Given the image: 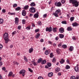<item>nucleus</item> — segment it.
<instances>
[{
  "mask_svg": "<svg viewBox=\"0 0 79 79\" xmlns=\"http://www.w3.org/2000/svg\"><path fill=\"white\" fill-rule=\"evenodd\" d=\"M79 79V76L78 75H77L76 76V78L75 79Z\"/></svg>",
  "mask_w": 79,
  "mask_h": 79,
  "instance_id": "e2e57ef3",
  "label": "nucleus"
},
{
  "mask_svg": "<svg viewBox=\"0 0 79 79\" xmlns=\"http://www.w3.org/2000/svg\"><path fill=\"white\" fill-rule=\"evenodd\" d=\"M60 62L61 64H63L64 63V60L63 59H61V60L60 61Z\"/></svg>",
  "mask_w": 79,
  "mask_h": 79,
  "instance_id": "4be33fe9",
  "label": "nucleus"
},
{
  "mask_svg": "<svg viewBox=\"0 0 79 79\" xmlns=\"http://www.w3.org/2000/svg\"><path fill=\"white\" fill-rule=\"evenodd\" d=\"M38 24L40 25V26H42V22L40 21H39L38 23Z\"/></svg>",
  "mask_w": 79,
  "mask_h": 79,
  "instance_id": "79ce46f5",
  "label": "nucleus"
},
{
  "mask_svg": "<svg viewBox=\"0 0 79 79\" xmlns=\"http://www.w3.org/2000/svg\"><path fill=\"white\" fill-rule=\"evenodd\" d=\"M29 8V6L26 5L23 7L24 10H27Z\"/></svg>",
  "mask_w": 79,
  "mask_h": 79,
  "instance_id": "5701e85b",
  "label": "nucleus"
},
{
  "mask_svg": "<svg viewBox=\"0 0 79 79\" xmlns=\"http://www.w3.org/2000/svg\"><path fill=\"white\" fill-rule=\"evenodd\" d=\"M48 3H49V5H50V4H51L52 1L51 0V1H50Z\"/></svg>",
  "mask_w": 79,
  "mask_h": 79,
  "instance_id": "774afa93",
  "label": "nucleus"
},
{
  "mask_svg": "<svg viewBox=\"0 0 79 79\" xmlns=\"http://www.w3.org/2000/svg\"><path fill=\"white\" fill-rule=\"evenodd\" d=\"M19 22V19L17 17L15 18V23L16 24H18Z\"/></svg>",
  "mask_w": 79,
  "mask_h": 79,
  "instance_id": "9b49d317",
  "label": "nucleus"
},
{
  "mask_svg": "<svg viewBox=\"0 0 79 79\" xmlns=\"http://www.w3.org/2000/svg\"><path fill=\"white\" fill-rule=\"evenodd\" d=\"M31 63L32 64H33L34 66H36L37 65V62H35V60H33V61H31Z\"/></svg>",
  "mask_w": 79,
  "mask_h": 79,
  "instance_id": "a211bd4d",
  "label": "nucleus"
},
{
  "mask_svg": "<svg viewBox=\"0 0 79 79\" xmlns=\"http://www.w3.org/2000/svg\"><path fill=\"white\" fill-rule=\"evenodd\" d=\"M40 41L41 42H44V40L43 39H41L40 40Z\"/></svg>",
  "mask_w": 79,
  "mask_h": 79,
  "instance_id": "69168bd1",
  "label": "nucleus"
},
{
  "mask_svg": "<svg viewBox=\"0 0 79 79\" xmlns=\"http://www.w3.org/2000/svg\"><path fill=\"white\" fill-rule=\"evenodd\" d=\"M60 51H61V50L59 48H57L56 49V52L58 55L60 54Z\"/></svg>",
  "mask_w": 79,
  "mask_h": 79,
  "instance_id": "2eb2a0df",
  "label": "nucleus"
},
{
  "mask_svg": "<svg viewBox=\"0 0 79 79\" xmlns=\"http://www.w3.org/2000/svg\"><path fill=\"white\" fill-rule=\"evenodd\" d=\"M59 38H60V39H63L64 37V35L61 34H59Z\"/></svg>",
  "mask_w": 79,
  "mask_h": 79,
  "instance_id": "a878e982",
  "label": "nucleus"
},
{
  "mask_svg": "<svg viewBox=\"0 0 79 79\" xmlns=\"http://www.w3.org/2000/svg\"><path fill=\"white\" fill-rule=\"evenodd\" d=\"M56 73H57L59 72L60 71V69L58 67L56 68L55 69Z\"/></svg>",
  "mask_w": 79,
  "mask_h": 79,
  "instance_id": "ddd939ff",
  "label": "nucleus"
},
{
  "mask_svg": "<svg viewBox=\"0 0 79 79\" xmlns=\"http://www.w3.org/2000/svg\"><path fill=\"white\" fill-rule=\"evenodd\" d=\"M53 45V46H54V47H56V44H55V43H54L53 44H52Z\"/></svg>",
  "mask_w": 79,
  "mask_h": 79,
  "instance_id": "338daca9",
  "label": "nucleus"
},
{
  "mask_svg": "<svg viewBox=\"0 0 79 79\" xmlns=\"http://www.w3.org/2000/svg\"><path fill=\"white\" fill-rule=\"evenodd\" d=\"M13 63L14 65L16 64V65H18L19 64V63L16 61H14Z\"/></svg>",
  "mask_w": 79,
  "mask_h": 79,
  "instance_id": "4c0bfd02",
  "label": "nucleus"
},
{
  "mask_svg": "<svg viewBox=\"0 0 79 79\" xmlns=\"http://www.w3.org/2000/svg\"><path fill=\"white\" fill-rule=\"evenodd\" d=\"M46 31H48L49 32H51L52 31V27H47L46 29Z\"/></svg>",
  "mask_w": 79,
  "mask_h": 79,
  "instance_id": "423d86ee",
  "label": "nucleus"
},
{
  "mask_svg": "<svg viewBox=\"0 0 79 79\" xmlns=\"http://www.w3.org/2000/svg\"><path fill=\"white\" fill-rule=\"evenodd\" d=\"M53 73H49L48 74V76L49 77H52V76H53Z\"/></svg>",
  "mask_w": 79,
  "mask_h": 79,
  "instance_id": "cd10ccee",
  "label": "nucleus"
},
{
  "mask_svg": "<svg viewBox=\"0 0 79 79\" xmlns=\"http://www.w3.org/2000/svg\"><path fill=\"white\" fill-rule=\"evenodd\" d=\"M52 62H53L54 63L56 62V58H53Z\"/></svg>",
  "mask_w": 79,
  "mask_h": 79,
  "instance_id": "49530a36",
  "label": "nucleus"
},
{
  "mask_svg": "<svg viewBox=\"0 0 79 79\" xmlns=\"http://www.w3.org/2000/svg\"><path fill=\"white\" fill-rule=\"evenodd\" d=\"M23 58L24 60L26 62H28V60L27 59V57H26L25 56H23Z\"/></svg>",
  "mask_w": 79,
  "mask_h": 79,
  "instance_id": "b1692460",
  "label": "nucleus"
},
{
  "mask_svg": "<svg viewBox=\"0 0 79 79\" xmlns=\"http://www.w3.org/2000/svg\"><path fill=\"white\" fill-rule=\"evenodd\" d=\"M18 6V5H17V4H14L13 5V7L14 8H15V7H16V6Z\"/></svg>",
  "mask_w": 79,
  "mask_h": 79,
  "instance_id": "de8ad7c7",
  "label": "nucleus"
},
{
  "mask_svg": "<svg viewBox=\"0 0 79 79\" xmlns=\"http://www.w3.org/2000/svg\"><path fill=\"white\" fill-rule=\"evenodd\" d=\"M60 11H61V10L60 9H58L56 11V13H54L52 15H54L56 17H58V14L60 13Z\"/></svg>",
  "mask_w": 79,
  "mask_h": 79,
  "instance_id": "7ed1b4c3",
  "label": "nucleus"
},
{
  "mask_svg": "<svg viewBox=\"0 0 79 79\" xmlns=\"http://www.w3.org/2000/svg\"><path fill=\"white\" fill-rule=\"evenodd\" d=\"M62 24H67V23L66 21H63L61 22Z\"/></svg>",
  "mask_w": 79,
  "mask_h": 79,
  "instance_id": "58836bf2",
  "label": "nucleus"
},
{
  "mask_svg": "<svg viewBox=\"0 0 79 79\" xmlns=\"http://www.w3.org/2000/svg\"><path fill=\"white\" fill-rule=\"evenodd\" d=\"M31 6H35V4L34 2H32L30 4Z\"/></svg>",
  "mask_w": 79,
  "mask_h": 79,
  "instance_id": "c756f323",
  "label": "nucleus"
},
{
  "mask_svg": "<svg viewBox=\"0 0 79 79\" xmlns=\"http://www.w3.org/2000/svg\"><path fill=\"white\" fill-rule=\"evenodd\" d=\"M64 28L63 27H61L59 29V31L60 33H63L64 32Z\"/></svg>",
  "mask_w": 79,
  "mask_h": 79,
  "instance_id": "1a4fd4ad",
  "label": "nucleus"
},
{
  "mask_svg": "<svg viewBox=\"0 0 79 79\" xmlns=\"http://www.w3.org/2000/svg\"><path fill=\"white\" fill-rule=\"evenodd\" d=\"M42 61V59L41 58L39 59L37 61L38 63H41Z\"/></svg>",
  "mask_w": 79,
  "mask_h": 79,
  "instance_id": "bb28decb",
  "label": "nucleus"
},
{
  "mask_svg": "<svg viewBox=\"0 0 79 79\" xmlns=\"http://www.w3.org/2000/svg\"><path fill=\"white\" fill-rule=\"evenodd\" d=\"M74 18L73 17H71L70 19V20L71 21H72V22L74 20Z\"/></svg>",
  "mask_w": 79,
  "mask_h": 79,
  "instance_id": "c9c22d12",
  "label": "nucleus"
},
{
  "mask_svg": "<svg viewBox=\"0 0 79 79\" xmlns=\"http://www.w3.org/2000/svg\"><path fill=\"white\" fill-rule=\"evenodd\" d=\"M4 20H3V19H0V24H3V22Z\"/></svg>",
  "mask_w": 79,
  "mask_h": 79,
  "instance_id": "c85d7f7f",
  "label": "nucleus"
},
{
  "mask_svg": "<svg viewBox=\"0 0 79 79\" xmlns=\"http://www.w3.org/2000/svg\"><path fill=\"white\" fill-rule=\"evenodd\" d=\"M47 14H45L44 15H43V18H46V17H47Z\"/></svg>",
  "mask_w": 79,
  "mask_h": 79,
  "instance_id": "a19ab883",
  "label": "nucleus"
},
{
  "mask_svg": "<svg viewBox=\"0 0 79 79\" xmlns=\"http://www.w3.org/2000/svg\"><path fill=\"white\" fill-rule=\"evenodd\" d=\"M22 22H23V24H24L26 23V21H25V20H22Z\"/></svg>",
  "mask_w": 79,
  "mask_h": 79,
  "instance_id": "864d4df0",
  "label": "nucleus"
},
{
  "mask_svg": "<svg viewBox=\"0 0 79 79\" xmlns=\"http://www.w3.org/2000/svg\"><path fill=\"white\" fill-rule=\"evenodd\" d=\"M73 48H74L73 47L71 46L69 49V51L70 52H73V50H74Z\"/></svg>",
  "mask_w": 79,
  "mask_h": 79,
  "instance_id": "f3484780",
  "label": "nucleus"
},
{
  "mask_svg": "<svg viewBox=\"0 0 79 79\" xmlns=\"http://www.w3.org/2000/svg\"><path fill=\"white\" fill-rule=\"evenodd\" d=\"M73 30V28H72V27H68L67 28V31H72Z\"/></svg>",
  "mask_w": 79,
  "mask_h": 79,
  "instance_id": "6ab92c4d",
  "label": "nucleus"
},
{
  "mask_svg": "<svg viewBox=\"0 0 79 79\" xmlns=\"http://www.w3.org/2000/svg\"><path fill=\"white\" fill-rule=\"evenodd\" d=\"M61 2L62 3L64 4V3H65V1L64 0H62Z\"/></svg>",
  "mask_w": 79,
  "mask_h": 79,
  "instance_id": "3c124183",
  "label": "nucleus"
},
{
  "mask_svg": "<svg viewBox=\"0 0 79 79\" xmlns=\"http://www.w3.org/2000/svg\"><path fill=\"white\" fill-rule=\"evenodd\" d=\"M26 73V71L24 70H22L20 72V74H22L23 76H24L25 73Z\"/></svg>",
  "mask_w": 79,
  "mask_h": 79,
  "instance_id": "0eeeda50",
  "label": "nucleus"
},
{
  "mask_svg": "<svg viewBox=\"0 0 79 79\" xmlns=\"http://www.w3.org/2000/svg\"><path fill=\"white\" fill-rule=\"evenodd\" d=\"M48 43L49 44H50V45H52L53 42H52L50 41H48Z\"/></svg>",
  "mask_w": 79,
  "mask_h": 79,
  "instance_id": "a18cd8bd",
  "label": "nucleus"
},
{
  "mask_svg": "<svg viewBox=\"0 0 79 79\" xmlns=\"http://www.w3.org/2000/svg\"><path fill=\"white\" fill-rule=\"evenodd\" d=\"M13 75V73L12 72H10L9 74V76H11Z\"/></svg>",
  "mask_w": 79,
  "mask_h": 79,
  "instance_id": "c03bdc74",
  "label": "nucleus"
},
{
  "mask_svg": "<svg viewBox=\"0 0 79 79\" xmlns=\"http://www.w3.org/2000/svg\"><path fill=\"white\" fill-rule=\"evenodd\" d=\"M53 56V53H51L50 54V57L52 58Z\"/></svg>",
  "mask_w": 79,
  "mask_h": 79,
  "instance_id": "09e8293b",
  "label": "nucleus"
},
{
  "mask_svg": "<svg viewBox=\"0 0 79 79\" xmlns=\"http://www.w3.org/2000/svg\"><path fill=\"white\" fill-rule=\"evenodd\" d=\"M78 65H77V66L75 67V70L77 73L79 72V67H78Z\"/></svg>",
  "mask_w": 79,
  "mask_h": 79,
  "instance_id": "6e6552de",
  "label": "nucleus"
},
{
  "mask_svg": "<svg viewBox=\"0 0 79 79\" xmlns=\"http://www.w3.org/2000/svg\"><path fill=\"white\" fill-rule=\"evenodd\" d=\"M3 37L5 40L6 43L7 44L9 40V39H8V34L7 33H5L4 34Z\"/></svg>",
  "mask_w": 79,
  "mask_h": 79,
  "instance_id": "f03ea898",
  "label": "nucleus"
},
{
  "mask_svg": "<svg viewBox=\"0 0 79 79\" xmlns=\"http://www.w3.org/2000/svg\"><path fill=\"white\" fill-rule=\"evenodd\" d=\"M70 3H72L73 6L75 7H77L79 6V2L76 0H69Z\"/></svg>",
  "mask_w": 79,
  "mask_h": 79,
  "instance_id": "f257e3e1",
  "label": "nucleus"
},
{
  "mask_svg": "<svg viewBox=\"0 0 79 79\" xmlns=\"http://www.w3.org/2000/svg\"><path fill=\"white\" fill-rule=\"evenodd\" d=\"M40 33H37L36 34V35L35 36V37L36 39H38L39 36H40Z\"/></svg>",
  "mask_w": 79,
  "mask_h": 79,
  "instance_id": "393cba45",
  "label": "nucleus"
},
{
  "mask_svg": "<svg viewBox=\"0 0 79 79\" xmlns=\"http://www.w3.org/2000/svg\"><path fill=\"white\" fill-rule=\"evenodd\" d=\"M30 11L31 13H35V9L33 7H31L30 9Z\"/></svg>",
  "mask_w": 79,
  "mask_h": 79,
  "instance_id": "39448f33",
  "label": "nucleus"
},
{
  "mask_svg": "<svg viewBox=\"0 0 79 79\" xmlns=\"http://www.w3.org/2000/svg\"><path fill=\"white\" fill-rule=\"evenodd\" d=\"M22 15L23 16H25L26 15V11L23 10L22 11Z\"/></svg>",
  "mask_w": 79,
  "mask_h": 79,
  "instance_id": "dca6fc26",
  "label": "nucleus"
},
{
  "mask_svg": "<svg viewBox=\"0 0 79 79\" xmlns=\"http://www.w3.org/2000/svg\"><path fill=\"white\" fill-rule=\"evenodd\" d=\"M5 69H6L5 67H3L2 68V70H3V71H5Z\"/></svg>",
  "mask_w": 79,
  "mask_h": 79,
  "instance_id": "0e129e2a",
  "label": "nucleus"
},
{
  "mask_svg": "<svg viewBox=\"0 0 79 79\" xmlns=\"http://www.w3.org/2000/svg\"><path fill=\"white\" fill-rule=\"evenodd\" d=\"M61 45H62V43H60V44H58V47H60L61 46Z\"/></svg>",
  "mask_w": 79,
  "mask_h": 79,
  "instance_id": "4d7b16f0",
  "label": "nucleus"
},
{
  "mask_svg": "<svg viewBox=\"0 0 79 79\" xmlns=\"http://www.w3.org/2000/svg\"><path fill=\"white\" fill-rule=\"evenodd\" d=\"M3 48V45L2 44H0V50Z\"/></svg>",
  "mask_w": 79,
  "mask_h": 79,
  "instance_id": "680f3d73",
  "label": "nucleus"
},
{
  "mask_svg": "<svg viewBox=\"0 0 79 79\" xmlns=\"http://www.w3.org/2000/svg\"><path fill=\"white\" fill-rule=\"evenodd\" d=\"M29 53H31L32 52H33V48H31L29 49Z\"/></svg>",
  "mask_w": 79,
  "mask_h": 79,
  "instance_id": "412c9836",
  "label": "nucleus"
},
{
  "mask_svg": "<svg viewBox=\"0 0 79 79\" xmlns=\"http://www.w3.org/2000/svg\"><path fill=\"white\" fill-rule=\"evenodd\" d=\"M62 47L63 48H66L67 46L66 44H63L62 46Z\"/></svg>",
  "mask_w": 79,
  "mask_h": 79,
  "instance_id": "7c9ffc66",
  "label": "nucleus"
},
{
  "mask_svg": "<svg viewBox=\"0 0 79 79\" xmlns=\"http://www.w3.org/2000/svg\"><path fill=\"white\" fill-rule=\"evenodd\" d=\"M46 61L45 60H42L41 62V64H45V63H46Z\"/></svg>",
  "mask_w": 79,
  "mask_h": 79,
  "instance_id": "473e14b6",
  "label": "nucleus"
},
{
  "mask_svg": "<svg viewBox=\"0 0 79 79\" xmlns=\"http://www.w3.org/2000/svg\"><path fill=\"white\" fill-rule=\"evenodd\" d=\"M21 9V8L20 7H18L17 8H15V10L16 11H19Z\"/></svg>",
  "mask_w": 79,
  "mask_h": 79,
  "instance_id": "2f4dec72",
  "label": "nucleus"
},
{
  "mask_svg": "<svg viewBox=\"0 0 79 79\" xmlns=\"http://www.w3.org/2000/svg\"><path fill=\"white\" fill-rule=\"evenodd\" d=\"M38 13H39V12H37L34 15V18H39V14H38Z\"/></svg>",
  "mask_w": 79,
  "mask_h": 79,
  "instance_id": "9d476101",
  "label": "nucleus"
},
{
  "mask_svg": "<svg viewBox=\"0 0 79 79\" xmlns=\"http://www.w3.org/2000/svg\"><path fill=\"white\" fill-rule=\"evenodd\" d=\"M55 39L56 40H58V39H59V37H58V36H56L55 38Z\"/></svg>",
  "mask_w": 79,
  "mask_h": 79,
  "instance_id": "603ef678",
  "label": "nucleus"
},
{
  "mask_svg": "<svg viewBox=\"0 0 79 79\" xmlns=\"http://www.w3.org/2000/svg\"><path fill=\"white\" fill-rule=\"evenodd\" d=\"M50 53V50H46L45 52V54L46 55H48V54H49Z\"/></svg>",
  "mask_w": 79,
  "mask_h": 79,
  "instance_id": "f8f14e48",
  "label": "nucleus"
},
{
  "mask_svg": "<svg viewBox=\"0 0 79 79\" xmlns=\"http://www.w3.org/2000/svg\"><path fill=\"white\" fill-rule=\"evenodd\" d=\"M57 30V27L52 28V31H53V32H56Z\"/></svg>",
  "mask_w": 79,
  "mask_h": 79,
  "instance_id": "aec40b11",
  "label": "nucleus"
},
{
  "mask_svg": "<svg viewBox=\"0 0 79 79\" xmlns=\"http://www.w3.org/2000/svg\"><path fill=\"white\" fill-rule=\"evenodd\" d=\"M38 79H44V78H43V77L40 76L38 77Z\"/></svg>",
  "mask_w": 79,
  "mask_h": 79,
  "instance_id": "6e6d98bb",
  "label": "nucleus"
},
{
  "mask_svg": "<svg viewBox=\"0 0 79 79\" xmlns=\"http://www.w3.org/2000/svg\"><path fill=\"white\" fill-rule=\"evenodd\" d=\"M72 25L73 27H76L78 26H79V24L76 22H75L72 24Z\"/></svg>",
  "mask_w": 79,
  "mask_h": 79,
  "instance_id": "4468645a",
  "label": "nucleus"
},
{
  "mask_svg": "<svg viewBox=\"0 0 79 79\" xmlns=\"http://www.w3.org/2000/svg\"><path fill=\"white\" fill-rule=\"evenodd\" d=\"M26 29L27 30H30L31 29V27H27L26 28Z\"/></svg>",
  "mask_w": 79,
  "mask_h": 79,
  "instance_id": "5fc2aeb1",
  "label": "nucleus"
},
{
  "mask_svg": "<svg viewBox=\"0 0 79 79\" xmlns=\"http://www.w3.org/2000/svg\"><path fill=\"white\" fill-rule=\"evenodd\" d=\"M8 14L9 15H15V13H11V12H8Z\"/></svg>",
  "mask_w": 79,
  "mask_h": 79,
  "instance_id": "72a5a7b5",
  "label": "nucleus"
},
{
  "mask_svg": "<svg viewBox=\"0 0 79 79\" xmlns=\"http://www.w3.org/2000/svg\"><path fill=\"white\" fill-rule=\"evenodd\" d=\"M70 66H69L68 65H67L65 67V69H70Z\"/></svg>",
  "mask_w": 79,
  "mask_h": 79,
  "instance_id": "f704fd0d",
  "label": "nucleus"
},
{
  "mask_svg": "<svg viewBox=\"0 0 79 79\" xmlns=\"http://www.w3.org/2000/svg\"><path fill=\"white\" fill-rule=\"evenodd\" d=\"M28 71H30V72H31V73H33V70L31 69V68H28Z\"/></svg>",
  "mask_w": 79,
  "mask_h": 79,
  "instance_id": "ea45409f",
  "label": "nucleus"
},
{
  "mask_svg": "<svg viewBox=\"0 0 79 79\" xmlns=\"http://www.w3.org/2000/svg\"><path fill=\"white\" fill-rule=\"evenodd\" d=\"M16 34V31H14V32H13L12 33V35H15Z\"/></svg>",
  "mask_w": 79,
  "mask_h": 79,
  "instance_id": "37998d69",
  "label": "nucleus"
},
{
  "mask_svg": "<svg viewBox=\"0 0 79 79\" xmlns=\"http://www.w3.org/2000/svg\"><path fill=\"white\" fill-rule=\"evenodd\" d=\"M71 79H76V77H75L74 76H72L71 78H70Z\"/></svg>",
  "mask_w": 79,
  "mask_h": 79,
  "instance_id": "8fccbe9b",
  "label": "nucleus"
},
{
  "mask_svg": "<svg viewBox=\"0 0 79 79\" xmlns=\"http://www.w3.org/2000/svg\"><path fill=\"white\" fill-rule=\"evenodd\" d=\"M47 66H48V67H51V66H52V64L50 63H48Z\"/></svg>",
  "mask_w": 79,
  "mask_h": 79,
  "instance_id": "e433bc0d",
  "label": "nucleus"
},
{
  "mask_svg": "<svg viewBox=\"0 0 79 79\" xmlns=\"http://www.w3.org/2000/svg\"><path fill=\"white\" fill-rule=\"evenodd\" d=\"M2 13H5L6 12V10H5V9H3L2 10Z\"/></svg>",
  "mask_w": 79,
  "mask_h": 79,
  "instance_id": "052dcab7",
  "label": "nucleus"
},
{
  "mask_svg": "<svg viewBox=\"0 0 79 79\" xmlns=\"http://www.w3.org/2000/svg\"><path fill=\"white\" fill-rule=\"evenodd\" d=\"M35 32H39V29H37L35 30Z\"/></svg>",
  "mask_w": 79,
  "mask_h": 79,
  "instance_id": "bf43d9fd",
  "label": "nucleus"
},
{
  "mask_svg": "<svg viewBox=\"0 0 79 79\" xmlns=\"http://www.w3.org/2000/svg\"><path fill=\"white\" fill-rule=\"evenodd\" d=\"M55 5L56 6L58 7H61L62 6V4L60 2H56Z\"/></svg>",
  "mask_w": 79,
  "mask_h": 79,
  "instance_id": "20e7f679",
  "label": "nucleus"
},
{
  "mask_svg": "<svg viewBox=\"0 0 79 79\" xmlns=\"http://www.w3.org/2000/svg\"><path fill=\"white\" fill-rule=\"evenodd\" d=\"M18 29H19V30H20V29H21V26H19L18 27Z\"/></svg>",
  "mask_w": 79,
  "mask_h": 79,
  "instance_id": "13d9d810",
  "label": "nucleus"
}]
</instances>
